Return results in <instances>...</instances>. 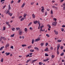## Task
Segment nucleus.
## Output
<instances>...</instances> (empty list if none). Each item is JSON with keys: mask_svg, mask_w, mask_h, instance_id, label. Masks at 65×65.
<instances>
[{"mask_svg": "<svg viewBox=\"0 0 65 65\" xmlns=\"http://www.w3.org/2000/svg\"><path fill=\"white\" fill-rule=\"evenodd\" d=\"M18 33L19 35H22V33H23V31L21 29H20L19 30Z\"/></svg>", "mask_w": 65, "mask_h": 65, "instance_id": "1", "label": "nucleus"}, {"mask_svg": "<svg viewBox=\"0 0 65 65\" xmlns=\"http://www.w3.org/2000/svg\"><path fill=\"white\" fill-rule=\"evenodd\" d=\"M57 23L56 22H53L52 23V25L54 26H56V25H57Z\"/></svg>", "mask_w": 65, "mask_h": 65, "instance_id": "2", "label": "nucleus"}, {"mask_svg": "<svg viewBox=\"0 0 65 65\" xmlns=\"http://www.w3.org/2000/svg\"><path fill=\"white\" fill-rule=\"evenodd\" d=\"M40 37L38 38L37 39H36L35 41H39V40H40Z\"/></svg>", "mask_w": 65, "mask_h": 65, "instance_id": "3", "label": "nucleus"}, {"mask_svg": "<svg viewBox=\"0 0 65 65\" xmlns=\"http://www.w3.org/2000/svg\"><path fill=\"white\" fill-rule=\"evenodd\" d=\"M49 59L48 58H47V59H46L45 60L44 59L43 60V62H46V61H48V60H49Z\"/></svg>", "mask_w": 65, "mask_h": 65, "instance_id": "4", "label": "nucleus"}, {"mask_svg": "<svg viewBox=\"0 0 65 65\" xmlns=\"http://www.w3.org/2000/svg\"><path fill=\"white\" fill-rule=\"evenodd\" d=\"M48 48L46 47V48L44 50V51H45V52H48L49 50H48Z\"/></svg>", "mask_w": 65, "mask_h": 65, "instance_id": "5", "label": "nucleus"}, {"mask_svg": "<svg viewBox=\"0 0 65 65\" xmlns=\"http://www.w3.org/2000/svg\"><path fill=\"white\" fill-rule=\"evenodd\" d=\"M60 44H58L57 46V50H58L59 49V47H60Z\"/></svg>", "mask_w": 65, "mask_h": 65, "instance_id": "6", "label": "nucleus"}, {"mask_svg": "<svg viewBox=\"0 0 65 65\" xmlns=\"http://www.w3.org/2000/svg\"><path fill=\"white\" fill-rule=\"evenodd\" d=\"M34 23L35 24H37V23H38V21H33Z\"/></svg>", "mask_w": 65, "mask_h": 65, "instance_id": "7", "label": "nucleus"}, {"mask_svg": "<svg viewBox=\"0 0 65 65\" xmlns=\"http://www.w3.org/2000/svg\"><path fill=\"white\" fill-rule=\"evenodd\" d=\"M10 13V11H9V10H7V12L6 13V14H8V13Z\"/></svg>", "mask_w": 65, "mask_h": 65, "instance_id": "8", "label": "nucleus"}, {"mask_svg": "<svg viewBox=\"0 0 65 65\" xmlns=\"http://www.w3.org/2000/svg\"><path fill=\"white\" fill-rule=\"evenodd\" d=\"M6 55V56H8V55H9L10 54V53L9 52L8 53L7 52H6L5 53Z\"/></svg>", "mask_w": 65, "mask_h": 65, "instance_id": "9", "label": "nucleus"}, {"mask_svg": "<svg viewBox=\"0 0 65 65\" xmlns=\"http://www.w3.org/2000/svg\"><path fill=\"white\" fill-rule=\"evenodd\" d=\"M9 44H7L5 47V48H7V47H8V46H9Z\"/></svg>", "mask_w": 65, "mask_h": 65, "instance_id": "10", "label": "nucleus"}, {"mask_svg": "<svg viewBox=\"0 0 65 65\" xmlns=\"http://www.w3.org/2000/svg\"><path fill=\"white\" fill-rule=\"evenodd\" d=\"M44 8H43L41 9V11L42 12H43V13H44Z\"/></svg>", "mask_w": 65, "mask_h": 65, "instance_id": "11", "label": "nucleus"}, {"mask_svg": "<svg viewBox=\"0 0 65 65\" xmlns=\"http://www.w3.org/2000/svg\"><path fill=\"white\" fill-rule=\"evenodd\" d=\"M32 17L34 19H35V15L34 14H33L32 15Z\"/></svg>", "mask_w": 65, "mask_h": 65, "instance_id": "12", "label": "nucleus"}, {"mask_svg": "<svg viewBox=\"0 0 65 65\" xmlns=\"http://www.w3.org/2000/svg\"><path fill=\"white\" fill-rule=\"evenodd\" d=\"M62 41V40H58L57 41L58 42H61Z\"/></svg>", "mask_w": 65, "mask_h": 65, "instance_id": "13", "label": "nucleus"}, {"mask_svg": "<svg viewBox=\"0 0 65 65\" xmlns=\"http://www.w3.org/2000/svg\"><path fill=\"white\" fill-rule=\"evenodd\" d=\"M34 49L35 50H37L38 51H39V49H38V47H35Z\"/></svg>", "mask_w": 65, "mask_h": 65, "instance_id": "14", "label": "nucleus"}, {"mask_svg": "<svg viewBox=\"0 0 65 65\" xmlns=\"http://www.w3.org/2000/svg\"><path fill=\"white\" fill-rule=\"evenodd\" d=\"M24 30L25 32H26V33H27V28H25V29H24Z\"/></svg>", "mask_w": 65, "mask_h": 65, "instance_id": "15", "label": "nucleus"}, {"mask_svg": "<svg viewBox=\"0 0 65 65\" xmlns=\"http://www.w3.org/2000/svg\"><path fill=\"white\" fill-rule=\"evenodd\" d=\"M25 4L26 3H24L22 6V7H23Z\"/></svg>", "mask_w": 65, "mask_h": 65, "instance_id": "16", "label": "nucleus"}, {"mask_svg": "<svg viewBox=\"0 0 65 65\" xmlns=\"http://www.w3.org/2000/svg\"><path fill=\"white\" fill-rule=\"evenodd\" d=\"M8 14H9V15L10 16H11V17L12 16V14L11 13H9Z\"/></svg>", "mask_w": 65, "mask_h": 65, "instance_id": "17", "label": "nucleus"}, {"mask_svg": "<svg viewBox=\"0 0 65 65\" xmlns=\"http://www.w3.org/2000/svg\"><path fill=\"white\" fill-rule=\"evenodd\" d=\"M22 46H23V47H24L26 46H27V45L26 44H22Z\"/></svg>", "mask_w": 65, "mask_h": 65, "instance_id": "18", "label": "nucleus"}, {"mask_svg": "<svg viewBox=\"0 0 65 65\" xmlns=\"http://www.w3.org/2000/svg\"><path fill=\"white\" fill-rule=\"evenodd\" d=\"M23 20H24V18H22L20 19V21H23Z\"/></svg>", "mask_w": 65, "mask_h": 65, "instance_id": "19", "label": "nucleus"}, {"mask_svg": "<svg viewBox=\"0 0 65 65\" xmlns=\"http://www.w3.org/2000/svg\"><path fill=\"white\" fill-rule=\"evenodd\" d=\"M9 8H8V9L9 10H10V9H11V7H10V5H9Z\"/></svg>", "mask_w": 65, "mask_h": 65, "instance_id": "20", "label": "nucleus"}, {"mask_svg": "<svg viewBox=\"0 0 65 65\" xmlns=\"http://www.w3.org/2000/svg\"><path fill=\"white\" fill-rule=\"evenodd\" d=\"M11 29L12 30V31H15V29L13 28H11Z\"/></svg>", "mask_w": 65, "mask_h": 65, "instance_id": "21", "label": "nucleus"}, {"mask_svg": "<svg viewBox=\"0 0 65 65\" xmlns=\"http://www.w3.org/2000/svg\"><path fill=\"white\" fill-rule=\"evenodd\" d=\"M16 28V30H21V28L19 27H17V28Z\"/></svg>", "mask_w": 65, "mask_h": 65, "instance_id": "22", "label": "nucleus"}, {"mask_svg": "<svg viewBox=\"0 0 65 65\" xmlns=\"http://www.w3.org/2000/svg\"><path fill=\"white\" fill-rule=\"evenodd\" d=\"M47 26H48V27L49 28V29H50V28H51V26L48 24L47 25Z\"/></svg>", "mask_w": 65, "mask_h": 65, "instance_id": "23", "label": "nucleus"}, {"mask_svg": "<svg viewBox=\"0 0 65 65\" xmlns=\"http://www.w3.org/2000/svg\"><path fill=\"white\" fill-rule=\"evenodd\" d=\"M38 60V59H37L35 60H33L32 61V62H35V61H37Z\"/></svg>", "mask_w": 65, "mask_h": 65, "instance_id": "24", "label": "nucleus"}, {"mask_svg": "<svg viewBox=\"0 0 65 65\" xmlns=\"http://www.w3.org/2000/svg\"><path fill=\"white\" fill-rule=\"evenodd\" d=\"M53 8H55V9H57V7H56L54 6H52Z\"/></svg>", "mask_w": 65, "mask_h": 65, "instance_id": "25", "label": "nucleus"}, {"mask_svg": "<svg viewBox=\"0 0 65 65\" xmlns=\"http://www.w3.org/2000/svg\"><path fill=\"white\" fill-rule=\"evenodd\" d=\"M34 40L33 39L32 40V44H33L34 43Z\"/></svg>", "mask_w": 65, "mask_h": 65, "instance_id": "26", "label": "nucleus"}, {"mask_svg": "<svg viewBox=\"0 0 65 65\" xmlns=\"http://www.w3.org/2000/svg\"><path fill=\"white\" fill-rule=\"evenodd\" d=\"M27 14H26V13L24 14V18H25V17H26V16H27Z\"/></svg>", "mask_w": 65, "mask_h": 65, "instance_id": "27", "label": "nucleus"}, {"mask_svg": "<svg viewBox=\"0 0 65 65\" xmlns=\"http://www.w3.org/2000/svg\"><path fill=\"white\" fill-rule=\"evenodd\" d=\"M30 52H34V50H30Z\"/></svg>", "mask_w": 65, "mask_h": 65, "instance_id": "28", "label": "nucleus"}, {"mask_svg": "<svg viewBox=\"0 0 65 65\" xmlns=\"http://www.w3.org/2000/svg\"><path fill=\"white\" fill-rule=\"evenodd\" d=\"M3 30L4 31L5 30V29H6V27L5 26H4L3 27Z\"/></svg>", "mask_w": 65, "mask_h": 65, "instance_id": "29", "label": "nucleus"}, {"mask_svg": "<svg viewBox=\"0 0 65 65\" xmlns=\"http://www.w3.org/2000/svg\"><path fill=\"white\" fill-rule=\"evenodd\" d=\"M43 45H44V43H41V46H42Z\"/></svg>", "mask_w": 65, "mask_h": 65, "instance_id": "30", "label": "nucleus"}, {"mask_svg": "<svg viewBox=\"0 0 65 65\" xmlns=\"http://www.w3.org/2000/svg\"><path fill=\"white\" fill-rule=\"evenodd\" d=\"M57 55H59V51H58V50L57 49Z\"/></svg>", "mask_w": 65, "mask_h": 65, "instance_id": "31", "label": "nucleus"}, {"mask_svg": "<svg viewBox=\"0 0 65 65\" xmlns=\"http://www.w3.org/2000/svg\"><path fill=\"white\" fill-rule=\"evenodd\" d=\"M51 14H53V12L52 10L51 11Z\"/></svg>", "mask_w": 65, "mask_h": 65, "instance_id": "32", "label": "nucleus"}, {"mask_svg": "<svg viewBox=\"0 0 65 65\" xmlns=\"http://www.w3.org/2000/svg\"><path fill=\"white\" fill-rule=\"evenodd\" d=\"M1 61V62H3V58H2Z\"/></svg>", "mask_w": 65, "mask_h": 65, "instance_id": "33", "label": "nucleus"}, {"mask_svg": "<svg viewBox=\"0 0 65 65\" xmlns=\"http://www.w3.org/2000/svg\"><path fill=\"white\" fill-rule=\"evenodd\" d=\"M14 34H13V35H11L10 36L11 37H14Z\"/></svg>", "mask_w": 65, "mask_h": 65, "instance_id": "34", "label": "nucleus"}, {"mask_svg": "<svg viewBox=\"0 0 65 65\" xmlns=\"http://www.w3.org/2000/svg\"><path fill=\"white\" fill-rule=\"evenodd\" d=\"M3 39L4 40H5L6 39L4 37H3Z\"/></svg>", "mask_w": 65, "mask_h": 65, "instance_id": "35", "label": "nucleus"}, {"mask_svg": "<svg viewBox=\"0 0 65 65\" xmlns=\"http://www.w3.org/2000/svg\"><path fill=\"white\" fill-rule=\"evenodd\" d=\"M51 57H52V59H53V58H54V57H55V56L53 55H52L51 56Z\"/></svg>", "mask_w": 65, "mask_h": 65, "instance_id": "36", "label": "nucleus"}, {"mask_svg": "<svg viewBox=\"0 0 65 65\" xmlns=\"http://www.w3.org/2000/svg\"><path fill=\"white\" fill-rule=\"evenodd\" d=\"M4 48V46H3L2 47H1L0 50H2V48Z\"/></svg>", "mask_w": 65, "mask_h": 65, "instance_id": "37", "label": "nucleus"}, {"mask_svg": "<svg viewBox=\"0 0 65 65\" xmlns=\"http://www.w3.org/2000/svg\"><path fill=\"white\" fill-rule=\"evenodd\" d=\"M2 39H3V37H1L0 39V42L1 41V40H2Z\"/></svg>", "mask_w": 65, "mask_h": 65, "instance_id": "38", "label": "nucleus"}, {"mask_svg": "<svg viewBox=\"0 0 65 65\" xmlns=\"http://www.w3.org/2000/svg\"><path fill=\"white\" fill-rule=\"evenodd\" d=\"M58 32L57 31H56V32H55V34H56V35H58Z\"/></svg>", "mask_w": 65, "mask_h": 65, "instance_id": "39", "label": "nucleus"}, {"mask_svg": "<svg viewBox=\"0 0 65 65\" xmlns=\"http://www.w3.org/2000/svg\"><path fill=\"white\" fill-rule=\"evenodd\" d=\"M40 30L41 31L43 32V31H45V29H44L42 30V29H40Z\"/></svg>", "mask_w": 65, "mask_h": 65, "instance_id": "40", "label": "nucleus"}, {"mask_svg": "<svg viewBox=\"0 0 65 65\" xmlns=\"http://www.w3.org/2000/svg\"><path fill=\"white\" fill-rule=\"evenodd\" d=\"M43 27V26H41L40 27V30H41V29H42V27Z\"/></svg>", "mask_w": 65, "mask_h": 65, "instance_id": "41", "label": "nucleus"}, {"mask_svg": "<svg viewBox=\"0 0 65 65\" xmlns=\"http://www.w3.org/2000/svg\"><path fill=\"white\" fill-rule=\"evenodd\" d=\"M46 36L48 37H50V35H48V34H46Z\"/></svg>", "mask_w": 65, "mask_h": 65, "instance_id": "42", "label": "nucleus"}, {"mask_svg": "<svg viewBox=\"0 0 65 65\" xmlns=\"http://www.w3.org/2000/svg\"><path fill=\"white\" fill-rule=\"evenodd\" d=\"M64 55V53H62L60 55L61 56H63Z\"/></svg>", "mask_w": 65, "mask_h": 65, "instance_id": "43", "label": "nucleus"}, {"mask_svg": "<svg viewBox=\"0 0 65 65\" xmlns=\"http://www.w3.org/2000/svg\"><path fill=\"white\" fill-rule=\"evenodd\" d=\"M50 50H53V47H51Z\"/></svg>", "mask_w": 65, "mask_h": 65, "instance_id": "44", "label": "nucleus"}, {"mask_svg": "<svg viewBox=\"0 0 65 65\" xmlns=\"http://www.w3.org/2000/svg\"><path fill=\"white\" fill-rule=\"evenodd\" d=\"M9 22H6V24L7 25H8V24H9Z\"/></svg>", "mask_w": 65, "mask_h": 65, "instance_id": "45", "label": "nucleus"}, {"mask_svg": "<svg viewBox=\"0 0 65 65\" xmlns=\"http://www.w3.org/2000/svg\"><path fill=\"white\" fill-rule=\"evenodd\" d=\"M60 48L61 50H62V49H63V47L62 46H60Z\"/></svg>", "mask_w": 65, "mask_h": 65, "instance_id": "46", "label": "nucleus"}, {"mask_svg": "<svg viewBox=\"0 0 65 65\" xmlns=\"http://www.w3.org/2000/svg\"><path fill=\"white\" fill-rule=\"evenodd\" d=\"M45 56H48V55L46 53L45 54Z\"/></svg>", "mask_w": 65, "mask_h": 65, "instance_id": "47", "label": "nucleus"}, {"mask_svg": "<svg viewBox=\"0 0 65 65\" xmlns=\"http://www.w3.org/2000/svg\"><path fill=\"white\" fill-rule=\"evenodd\" d=\"M14 2L13 1H12L11 2V4H12Z\"/></svg>", "mask_w": 65, "mask_h": 65, "instance_id": "48", "label": "nucleus"}, {"mask_svg": "<svg viewBox=\"0 0 65 65\" xmlns=\"http://www.w3.org/2000/svg\"><path fill=\"white\" fill-rule=\"evenodd\" d=\"M64 29L63 28H62L61 29V31H62V32H63L64 31Z\"/></svg>", "mask_w": 65, "mask_h": 65, "instance_id": "49", "label": "nucleus"}, {"mask_svg": "<svg viewBox=\"0 0 65 65\" xmlns=\"http://www.w3.org/2000/svg\"><path fill=\"white\" fill-rule=\"evenodd\" d=\"M30 47H31V46H29L27 48L29 49H30Z\"/></svg>", "mask_w": 65, "mask_h": 65, "instance_id": "50", "label": "nucleus"}, {"mask_svg": "<svg viewBox=\"0 0 65 65\" xmlns=\"http://www.w3.org/2000/svg\"><path fill=\"white\" fill-rule=\"evenodd\" d=\"M32 22H30L28 25V26H30V25H31V24H32Z\"/></svg>", "mask_w": 65, "mask_h": 65, "instance_id": "51", "label": "nucleus"}, {"mask_svg": "<svg viewBox=\"0 0 65 65\" xmlns=\"http://www.w3.org/2000/svg\"><path fill=\"white\" fill-rule=\"evenodd\" d=\"M48 43H46L45 44L46 46H47V45H48Z\"/></svg>", "mask_w": 65, "mask_h": 65, "instance_id": "52", "label": "nucleus"}, {"mask_svg": "<svg viewBox=\"0 0 65 65\" xmlns=\"http://www.w3.org/2000/svg\"><path fill=\"white\" fill-rule=\"evenodd\" d=\"M45 15H47V12H45Z\"/></svg>", "mask_w": 65, "mask_h": 65, "instance_id": "53", "label": "nucleus"}, {"mask_svg": "<svg viewBox=\"0 0 65 65\" xmlns=\"http://www.w3.org/2000/svg\"><path fill=\"white\" fill-rule=\"evenodd\" d=\"M54 20V21H57V19L56 18H54L53 19Z\"/></svg>", "mask_w": 65, "mask_h": 65, "instance_id": "54", "label": "nucleus"}, {"mask_svg": "<svg viewBox=\"0 0 65 65\" xmlns=\"http://www.w3.org/2000/svg\"><path fill=\"white\" fill-rule=\"evenodd\" d=\"M62 27H63V28H65V25H63L62 26Z\"/></svg>", "mask_w": 65, "mask_h": 65, "instance_id": "55", "label": "nucleus"}, {"mask_svg": "<svg viewBox=\"0 0 65 65\" xmlns=\"http://www.w3.org/2000/svg\"><path fill=\"white\" fill-rule=\"evenodd\" d=\"M63 10H65V6H64L63 7Z\"/></svg>", "mask_w": 65, "mask_h": 65, "instance_id": "56", "label": "nucleus"}, {"mask_svg": "<svg viewBox=\"0 0 65 65\" xmlns=\"http://www.w3.org/2000/svg\"><path fill=\"white\" fill-rule=\"evenodd\" d=\"M5 0H1V2H2L3 1H4Z\"/></svg>", "mask_w": 65, "mask_h": 65, "instance_id": "57", "label": "nucleus"}, {"mask_svg": "<svg viewBox=\"0 0 65 65\" xmlns=\"http://www.w3.org/2000/svg\"><path fill=\"white\" fill-rule=\"evenodd\" d=\"M40 25H39L38 27V29H40Z\"/></svg>", "mask_w": 65, "mask_h": 65, "instance_id": "58", "label": "nucleus"}, {"mask_svg": "<svg viewBox=\"0 0 65 65\" xmlns=\"http://www.w3.org/2000/svg\"><path fill=\"white\" fill-rule=\"evenodd\" d=\"M11 48H13V47L12 46L11 47Z\"/></svg>", "mask_w": 65, "mask_h": 65, "instance_id": "59", "label": "nucleus"}, {"mask_svg": "<svg viewBox=\"0 0 65 65\" xmlns=\"http://www.w3.org/2000/svg\"><path fill=\"white\" fill-rule=\"evenodd\" d=\"M32 54H33L31 53H30L29 54V55H32Z\"/></svg>", "mask_w": 65, "mask_h": 65, "instance_id": "60", "label": "nucleus"}, {"mask_svg": "<svg viewBox=\"0 0 65 65\" xmlns=\"http://www.w3.org/2000/svg\"><path fill=\"white\" fill-rule=\"evenodd\" d=\"M28 60V61H29V62H30V61H31V59H29Z\"/></svg>", "mask_w": 65, "mask_h": 65, "instance_id": "61", "label": "nucleus"}, {"mask_svg": "<svg viewBox=\"0 0 65 65\" xmlns=\"http://www.w3.org/2000/svg\"><path fill=\"white\" fill-rule=\"evenodd\" d=\"M24 36H23L22 37V38L23 39L24 38Z\"/></svg>", "mask_w": 65, "mask_h": 65, "instance_id": "62", "label": "nucleus"}, {"mask_svg": "<svg viewBox=\"0 0 65 65\" xmlns=\"http://www.w3.org/2000/svg\"><path fill=\"white\" fill-rule=\"evenodd\" d=\"M29 29H30V30H32V28L31 27H30L29 28Z\"/></svg>", "mask_w": 65, "mask_h": 65, "instance_id": "63", "label": "nucleus"}, {"mask_svg": "<svg viewBox=\"0 0 65 65\" xmlns=\"http://www.w3.org/2000/svg\"><path fill=\"white\" fill-rule=\"evenodd\" d=\"M64 1V0H61L60 1V2H63Z\"/></svg>", "mask_w": 65, "mask_h": 65, "instance_id": "64", "label": "nucleus"}]
</instances>
